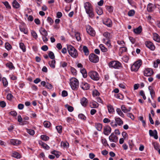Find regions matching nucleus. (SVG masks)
Returning <instances> with one entry per match:
<instances>
[{
    "mask_svg": "<svg viewBox=\"0 0 160 160\" xmlns=\"http://www.w3.org/2000/svg\"><path fill=\"white\" fill-rule=\"evenodd\" d=\"M11 143L13 145H18L20 144L21 141L17 139H11L10 140Z\"/></svg>",
    "mask_w": 160,
    "mask_h": 160,
    "instance_id": "nucleus-16",
    "label": "nucleus"
},
{
    "mask_svg": "<svg viewBox=\"0 0 160 160\" xmlns=\"http://www.w3.org/2000/svg\"><path fill=\"white\" fill-rule=\"evenodd\" d=\"M147 10L149 12H151L153 11V8L152 4L150 3L148 4L147 7Z\"/></svg>",
    "mask_w": 160,
    "mask_h": 160,
    "instance_id": "nucleus-28",
    "label": "nucleus"
},
{
    "mask_svg": "<svg viewBox=\"0 0 160 160\" xmlns=\"http://www.w3.org/2000/svg\"><path fill=\"white\" fill-rule=\"evenodd\" d=\"M6 65L7 67H8L10 69L14 68V66L11 62H9L6 64Z\"/></svg>",
    "mask_w": 160,
    "mask_h": 160,
    "instance_id": "nucleus-38",
    "label": "nucleus"
},
{
    "mask_svg": "<svg viewBox=\"0 0 160 160\" xmlns=\"http://www.w3.org/2000/svg\"><path fill=\"white\" fill-rule=\"evenodd\" d=\"M56 128L59 133H60L62 132V127L61 126H57L56 127Z\"/></svg>",
    "mask_w": 160,
    "mask_h": 160,
    "instance_id": "nucleus-46",
    "label": "nucleus"
},
{
    "mask_svg": "<svg viewBox=\"0 0 160 160\" xmlns=\"http://www.w3.org/2000/svg\"><path fill=\"white\" fill-rule=\"evenodd\" d=\"M111 128L109 126H106L104 128V133L106 135H108L111 132Z\"/></svg>",
    "mask_w": 160,
    "mask_h": 160,
    "instance_id": "nucleus-13",
    "label": "nucleus"
},
{
    "mask_svg": "<svg viewBox=\"0 0 160 160\" xmlns=\"http://www.w3.org/2000/svg\"><path fill=\"white\" fill-rule=\"evenodd\" d=\"M48 56L49 58L51 59H54L55 58V56L53 52L50 51L48 53Z\"/></svg>",
    "mask_w": 160,
    "mask_h": 160,
    "instance_id": "nucleus-54",
    "label": "nucleus"
},
{
    "mask_svg": "<svg viewBox=\"0 0 160 160\" xmlns=\"http://www.w3.org/2000/svg\"><path fill=\"white\" fill-rule=\"evenodd\" d=\"M101 141L102 144L104 146H109V145L107 143V141L105 138H102L101 140Z\"/></svg>",
    "mask_w": 160,
    "mask_h": 160,
    "instance_id": "nucleus-49",
    "label": "nucleus"
},
{
    "mask_svg": "<svg viewBox=\"0 0 160 160\" xmlns=\"http://www.w3.org/2000/svg\"><path fill=\"white\" fill-rule=\"evenodd\" d=\"M116 111L117 113L119 114L120 116H121L122 117H124V115L123 113L121 111L120 109L119 108H117L116 109Z\"/></svg>",
    "mask_w": 160,
    "mask_h": 160,
    "instance_id": "nucleus-37",
    "label": "nucleus"
},
{
    "mask_svg": "<svg viewBox=\"0 0 160 160\" xmlns=\"http://www.w3.org/2000/svg\"><path fill=\"white\" fill-rule=\"evenodd\" d=\"M2 3L4 4V5L5 6L6 8L8 9H10L11 8V7L10 5L9 4L8 2L7 1H5V2H3Z\"/></svg>",
    "mask_w": 160,
    "mask_h": 160,
    "instance_id": "nucleus-51",
    "label": "nucleus"
},
{
    "mask_svg": "<svg viewBox=\"0 0 160 160\" xmlns=\"http://www.w3.org/2000/svg\"><path fill=\"white\" fill-rule=\"evenodd\" d=\"M84 8L85 9L86 13L88 17L92 18L94 16L93 9L91 4L88 2H86L84 4Z\"/></svg>",
    "mask_w": 160,
    "mask_h": 160,
    "instance_id": "nucleus-1",
    "label": "nucleus"
},
{
    "mask_svg": "<svg viewBox=\"0 0 160 160\" xmlns=\"http://www.w3.org/2000/svg\"><path fill=\"white\" fill-rule=\"evenodd\" d=\"M78 118L83 120H85L86 118V117L82 114H79L78 115Z\"/></svg>",
    "mask_w": 160,
    "mask_h": 160,
    "instance_id": "nucleus-59",
    "label": "nucleus"
},
{
    "mask_svg": "<svg viewBox=\"0 0 160 160\" xmlns=\"http://www.w3.org/2000/svg\"><path fill=\"white\" fill-rule=\"evenodd\" d=\"M89 59L92 62L97 63L99 61V58L98 56L95 54L92 53L89 55Z\"/></svg>",
    "mask_w": 160,
    "mask_h": 160,
    "instance_id": "nucleus-7",
    "label": "nucleus"
},
{
    "mask_svg": "<svg viewBox=\"0 0 160 160\" xmlns=\"http://www.w3.org/2000/svg\"><path fill=\"white\" fill-rule=\"evenodd\" d=\"M87 32L92 36L95 35V32L93 28L90 26H88L86 28Z\"/></svg>",
    "mask_w": 160,
    "mask_h": 160,
    "instance_id": "nucleus-9",
    "label": "nucleus"
},
{
    "mask_svg": "<svg viewBox=\"0 0 160 160\" xmlns=\"http://www.w3.org/2000/svg\"><path fill=\"white\" fill-rule=\"evenodd\" d=\"M12 156L17 159L20 158H21V155L18 152H13L12 153Z\"/></svg>",
    "mask_w": 160,
    "mask_h": 160,
    "instance_id": "nucleus-24",
    "label": "nucleus"
},
{
    "mask_svg": "<svg viewBox=\"0 0 160 160\" xmlns=\"http://www.w3.org/2000/svg\"><path fill=\"white\" fill-rule=\"evenodd\" d=\"M12 5L13 7L15 8H18L20 7V4L16 0H14Z\"/></svg>",
    "mask_w": 160,
    "mask_h": 160,
    "instance_id": "nucleus-27",
    "label": "nucleus"
},
{
    "mask_svg": "<svg viewBox=\"0 0 160 160\" xmlns=\"http://www.w3.org/2000/svg\"><path fill=\"white\" fill-rule=\"evenodd\" d=\"M110 124L111 126L113 128H116L117 127V124H116V122L115 120H113L111 121Z\"/></svg>",
    "mask_w": 160,
    "mask_h": 160,
    "instance_id": "nucleus-47",
    "label": "nucleus"
},
{
    "mask_svg": "<svg viewBox=\"0 0 160 160\" xmlns=\"http://www.w3.org/2000/svg\"><path fill=\"white\" fill-rule=\"evenodd\" d=\"M148 89L150 91L151 97L152 98V96L155 94V92L152 88V87L151 86H149L148 87Z\"/></svg>",
    "mask_w": 160,
    "mask_h": 160,
    "instance_id": "nucleus-33",
    "label": "nucleus"
},
{
    "mask_svg": "<svg viewBox=\"0 0 160 160\" xmlns=\"http://www.w3.org/2000/svg\"><path fill=\"white\" fill-rule=\"evenodd\" d=\"M153 73V71L151 68H147L144 71V75L146 76H150Z\"/></svg>",
    "mask_w": 160,
    "mask_h": 160,
    "instance_id": "nucleus-11",
    "label": "nucleus"
},
{
    "mask_svg": "<svg viewBox=\"0 0 160 160\" xmlns=\"http://www.w3.org/2000/svg\"><path fill=\"white\" fill-rule=\"evenodd\" d=\"M43 124L45 127L48 128L50 126V123L48 121H45L44 122Z\"/></svg>",
    "mask_w": 160,
    "mask_h": 160,
    "instance_id": "nucleus-62",
    "label": "nucleus"
},
{
    "mask_svg": "<svg viewBox=\"0 0 160 160\" xmlns=\"http://www.w3.org/2000/svg\"><path fill=\"white\" fill-rule=\"evenodd\" d=\"M70 85L73 90L77 89L79 86V82L75 78H72L70 79Z\"/></svg>",
    "mask_w": 160,
    "mask_h": 160,
    "instance_id": "nucleus-3",
    "label": "nucleus"
},
{
    "mask_svg": "<svg viewBox=\"0 0 160 160\" xmlns=\"http://www.w3.org/2000/svg\"><path fill=\"white\" fill-rule=\"evenodd\" d=\"M109 139L111 142L116 143L118 140V138L115 134L112 133L109 137Z\"/></svg>",
    "mask_w": 160,
    "mask_h": 160,
    "instance_id": "nucleus-8",
    "label": "nucleus"
},
{
    "mask_svg": "<svg viewBox=\"0 0 160 160\" xmlns=\"http://www.w3.org/2000/svg\"><path fill=\"white\" fill-rule=\"evenodd\" d=\"M103 23L108 27H111L112 25L111 20L109 18L107 19L103 22Z\"/></svg>",
    "mask_w": 160,
    "mask_h": 160,
    "instance_id": "nucleus-17",
    "label": "nucleus"
},
{
    "mask_svg": "<svg viewBox=\"0 0 160 160\" xmlns=\"http://www.w3.org/2000/svg\"><path fill=\"white\" fill-rule=\"evenodd\" d=\"M39 143L40 145L42 146L45 149L48 150L50 148V147L48 146L41 141H39Z\"/></svg>",
    "mask_w": 160,
    "mask_h": 160,
    "instance_id": "nucleus-19",
    "label": "nucleus"
},
{
    "mask_svg": "<svg viewBox=\"0 0 160 160\" xmlns=\"http://www.w3.org/2000/svg\"><path fill=\"white\" fill-rule=\"evenodd\" d=\"M127 116L128 117L131 118L132 120H134V117L133 115L131 113H127Z\"/></svg>",
    "mask_w": 160,
    "mask_h": 160,
    "instance_id": "nucleus-60",
    "label": "nucleus"
},
{
    "mask_svg": "<svg viewBox=\"0 0 160 160\" xmlns=\"http://www.w3.org/2000/svg\"><path fill=\"white\" fill-rule=\"evenodd\" d=\"M121 109L124 113H127L130 111L131 109V108L130 107L128 108L127 109L124 105H122L121 106Z\"/></svg>",
    "mask_w": 160,
    "mask_h": 160,
    "instance_id": "nucleus-21",
    "label": "nucleus"
},
{
    "mask_svg": "<svg viewBox=\"0 0 160 160\" xmlns=\"http://www.w3.org/2000/svg\"><path fill=\"white\" fill-rule=\"evenodd\" d=\"M80 72L84 78H86L87 76V74L86 70L84 68H83L81 70Z\"/></svg>",
    "mask_w": 160,
    "mask_h": 160,
    "instance_id": "nucleus-29",
    "label": "nucleus"
},
{
    "mask_svg": "<svg viewBox=\"0 0 160 160\" xmlns=\"http://www.w3.org/2000/svg\"><path fill=\"white\" fill-rule=\"evenodd\" d=\"M61 144V146H63L64 148H67L69 145L68 143L67 142H62Z\"/></svg>",
    "mask_w": 160,
    "mask_h": 160,
    "instance_id": "nucleus-53",
    "label": "nucleus"
},
{
    "mask_svg": "<svg viewBox=\"0 0 160 160\" xmlns=\"http://www.w3.org/2000/svg\"><path fill=\"white\" fill-rule=\"evenodd\" d=\"M5 48L8 50H9L12 48V46L8 42L6 43L5 44Z\"/></svg>",
    "mask_w": 160,
    "mask_h": 160,
    "instance_id": "nucleus-50",
    "label": "nucleus"
},
{
    "mask_svg": "<svg viewBox=\"0 0 160 160\" xmlns=\"http://www.w3.org/2000/svg\"><path fill=\"white\" fill-rule=\"evenodd\" d=\"M153 40L155 41L160 42V36L157 33H155L153 34Z\"/></svg>",
    "mask_w": 160,
    "mask_h": 160,
    "instance_id": "nucleus-25",
    "label": "nucleus"
},
{
    "mask_svg": "<svg viewBox=\"0 0 160 160\" xmlns=\"http://www.w3.org/2000/svg\"><path fill=\"white\" fill-rule=\"evenodd\" d=\"M152 144L155 149L156 150H158L159 149L160 147V145L158 143L156 142H154Z\"/></svg>",
    "mask_w": 160,
    "mask_h": 160,
    "instance_id": "nucleus-42",
    "label": "nucleus"
},
{
    "mask_svg": "<svg viewBox=\"0 0 160 160\" xmlns=\"http://www.w3.org/2000/svg\"><path fill=\"white\" fill-rule=\"evenodd\" d=\"M95 127L98 130L101 131L102 128V125L100 123H98L96 124Z\"/></svg>",
    "mask_w": 160,
    "mask_h": 160,
    "instance_id": "nucleus-39",
    "label": "nucleus"
},
{
    "mask_svg": "<svg viewBox=\"0 0 160 160\" xmlns=\"http://www.w3.org/2000/svg\"><path fill=\"white\" fill-rule=\"evenodd\" d=\"M55 60H53L51 61H49L48 62V64L51 68H54L55 67Z\"/></svg>",
    "mask_w": 160,
    "mask_h": 160,
    "instance_id": "nucleus-34",
    "label": "nucleus"
},
{
    "mask_svg": "<svg viewBox=\"0 0 160 160\" xmlns=\"http://www.w3.org/2000/svg\"><path fill=\"white\" fill-rule=\"evenodd\" d=\"M27 131L28 133L31 135H33L35 133L34 131L32 129H27Z\"/></svg>",
    "mask_w": 160,
    "mask_h": 160,
    "instance_id": "nucleus-48",
    "label": "nucleus"
},
{
    "mask_svg": "<svg viewBox=\"0 0 160 160\" xmlns=\"http://www.w3.org/2000/svg\"><path fill=\"white\" fill-rule=\"evenodd\" d=\"M47 20V21L50 23V25H52L53 23V21L50 17H48Z\"/></svg>",
    "mask_w": 160,
    "mask_h": 160,
    "instance_id": "nucleus-55",
    "label": "nucleus"
},
{
    "mask_svg": "<svg viewBox=\"0 0 160 160\" xmlns=\"http://www.w3.org/2000/svg\"><path fill=\"white\" fill-rule=\"evenodd\" d=\"M142 64V61L139 60L135 62L131 66V70L132 71L136 72Z\"/></svg>",
    "mask_w": 160,
    "mask_h": 160,
    "instance_id": "nucleus-4",
    "label": "nucleus"
},
{
    "mask_svg": "<svg viewBox=\"0 0 160 160\" xmlns=\"http://www.w3.org/2000/svg\"><path fill=\"white\" fill-rule=\"evenodd\" d=\"M19 47L20 48L22 49L23 52H24L26 51V48L23 43L22 42L20 43H19Z\"/></svg>",
    "mask_w": 160,
    "mask_h": 160,
    "instance_id": "nucleus-41",
    "label": "nucleus"
},
{
    "mask_svg": "<svg viewBox=\"0 0 160 160\" xmlns=\"http://www.w3.org/2000/svg\"><path fill=\"white\" fill-rule=\"evenodd\" d=\"M115 120L116 121L117 126L118 125L119 126H121L123 124V122L120 118L115 117Z\"/></svg>",
    "mask_w": 160,
    "mask_h": 160,
    "instance_id": "nucleus-18",
    "label": "nucleus"
},
{
    "mask_svg": "<svg viewBox=\"0 0 160 160\" xmlns=\"http://www.w3.org/2000/svg\"><path fill=\"white\" fill-rule=\"evenodd\" d=\"M103 35L106 38V40L110 39V33L108 32H105L103 33Z\"/></svg>",
    "mask_w": 160,
    "mask_h": 160,
    "instance_id": "nucleus-35",
    "label": "nucleus"
},
{
    "mask_svg": "<svg viewBox=\"0 0 160 160\" xmlns=\"http://www.w3.org/2000/svg\"><path fill=\"white\" fill-rule=\"evenodd\" d=\"M51 153L52 154H54L57 158H58L60 156L59 154H58L59 152L57 151L54 150L52 151Z\"/></svg>",
    "mask_w": 160,
    "mask_h": 160,
    "instance_id": "nucleus-52",
    "label": "nucleus"
},
{
    "mask_svg": "<svg viewBox=\"0 0 160 160\" xmlns=\"http://www.w3.org/2000/svg\"><path fill=\"white\" fill-rule=\"evenodd\" d=\"M41 138L43 140L46 141L48 140L49 138L48 136L45 135H42L41 136Z\"/></svg>",
    "mask_w": 160,
    "mask_h": 160,
    "instance_id": "nucleus-45",
    "label": "nucleus"
},
{
    "mask_svg": "<svg viewBox=\"0 0 160 160\" xmlns=\"http://www.w3.org/2000/svg\"><path fill=\"white\" fill-rule=\"evenodd\" d=\"M88 75L93 80L98 81L99 79V75L96 72L94 71H90L89 72Z\"/></svg>",
    "mask_w": 160,
    "mask_h": 160,
    "instance_id": "nucleus-6",
    "label": "nucleus"
},
{
    "mask_svg": "<svg viewBox=\"0 0 160 160\" xmlns=\"http://www.w3.org/2000/svg\"><path fill=\"white\" fill-rule=\"evenodd\" d=\"M99 47L100 48L101 51L102 52H105L108 51L107 49L102 44H100L99 45Z\"/></svg>",
    "mask_w": 160,
    "mask_h": 160,
    "instance_id": "nucleus-36",
    "label": "nucleus"
},
{
    "mask_svg": "<svg viewBox=\"0 0 160 160\" xmlns=\"http://www.w3.org/2000/svg\"><path fill=\"white\" fill-rule=\"evenodd\" d=\"M2 82L4 86L6 87L7 86L8 82L5 78H3L2 79Z\"/></svg>",
    "mask_w": 160,
    "mask_h": 160,
    "instance_id": "nucleus-56",
    "label": "nucleus"
},
{
    "mask_svg": "<svg viewBox=\"0 0 160 160\" xmlns=\"http://www.w3.org/2000/svg\"><path fill=\"white\" fill-rule=\"evenodd\" d=\"M31 34L33 38L36 39L38 38V35L35 31H32L31 32Z\"/></svg>",
    "mask_w": 160,
    "mask_h": 160,
    "instance_id": "nucleus-58",
    "label": "nucleus"
},
{
    "mask_svg": "<svg viewBox=\"0 0 160 160\" xmlns=\"http://www.w3.org/2000/svg\"><path fill=\"white\" fill-rule=\"evenodd\" d=\"M80 102L83 107H86L88 102V100L85 98L83 97L81 99Z\"/></svg>",
    "mask_w": 160,
    "mask_h": 160,
    "instance_id": "nucleus-15",
    "label": "nucleus"
},
{
    "mask_svg": "<svg viewBox=\"0 0 160 160\" xmlns=\"http://www.w3.org/2000/svg\"><path fill=\"white\" fill-rule=\"evenodd\" d=\"M83 52L85 53V54L87 56L89 54V51L87 47L86 46H83Z\"/></svg>",
    "mask_w": 160,
    "mask_h": 160,
    "instance_id": "nucleus-30",
    "label": "nucleus"
},
{
    "mask_svg": "<svg viewBox=\"0 0 160 160\" xmlns=\"http://www.w3.org/2000/svg\"><path fill=\"white\" fill-rule=\"evenodd\" d=\"M108 112L112 114L114 112V110L112 106L110 104L108 105L107 106Z\"/></svg>",
    "mask_w": 160,
    "mask_h": 160,
    "instance_id": "nucleus-20",
    "label": "nucleus"
},
{
    "mask_svg": "<svg viewBox=\"0 0 160 160\" xmlns=\"http://www.w3.org/2000/svg\"><path fill=\"white\" fill-rule=\"evenodd\" d=\"M145 45L147 47L152 50H154L155 49V47L153 43L150 41H146Z\"/></svg>",
    "mask_w": 160,
    "mask_h": 160,
    "instance_id": "nucleus-12",
    "label": "nucleus"
},
{
    "mask_svg": "<svg viewBox=\"0 0 160 160\" xmlns=\"http://www.w3.org/2000/svg\"><path fill=\"white\" fill-rule=\"evenodd\" d=\"M67 49L69 54L73 58H76L78 56L77 50L71 45L67 46Z\"/></svg>",
    "mask_w": 160,
    "mask_h": 160,
    "instance_id": "nucleus-2",
    "label": "nucleus"
},
{
    "mask_svg": "<svg viewBox=\"0 0 160 160\" xmlns=\"http://www.w3.org/2000/svg\"><path fill=\"white\" fill-rule=\"evenodd\" d=\"M96 11L97 13L99 15H102L103 13L102 9L99 7L98 8H96Z\"/></svg>",
    "mask_w": 160,
    "mask_h": 160,
    "instance_id": "nucleus-31",
    "label": "nucleus"
},
{
    "mask_svg": "<svg viewBox=\"0 0 160 160\" xmlns=\"http://www.w3.org/2000/svg\"><path fill=\"white\" fill-rule=\"evenodd\" d=\"M149 134L150 136L154 137V138L156 139H158V137L157 135V132L156 130H154L152 131L151 130H149Z\"/></svg>",
    "mask_w": 160,
    "mask_h": 160,
    "instance_id": "nucleus-10",
    "label": "nucleus"
},
{
    "mask_svg": "<svg viewBox=\"0 0 160 160\" xmlns=\"http://www.w3.org/2000/svg\"><path fill=\"white\" fill-rule=\"evenodd\" d=\"M40 33L44 37H47L48 35V32L45 29L41 28L39 30Z\"/></svg>",
    "mask_w": 160,
    "mask_h": 160,
    "instance_id": "nucleus-22",
    "label": "nucleus"
},
{
    "mask_svg": "<svg viewBox=\"0 0 160 160\" xmlns=\"http://www.w3.org/2000/svg\"><path fill=\"white\" fill-rule=\"evenodd\" d=\"M65 106V108H67L69 112H72L74 110V108L70 106L68 104H66Z\"/></svg>",
    "mask_w": 160,
    "mask_h": 160,
    "instance_id": "nucleus-32",
    "label": "nucleus"
},
{
    "mask_svg": "<svg viewBox=\"0 0 160 160\" xmlns=\"http://www.w3.org/2000/svg\"><path fill=\"white\" fill-rule=\"evenodd\" d=\"M142 31V27L141 26H139L138 28L133 29L134 32L136 33L140 34Z\"/></svg>",
    "mask_w": 160,
    "mask_h": 160,
    "instance_id": "nucleus-23",
    "label": "nucleus"
},
{
    "mask_svg": "<svg viewBox=\"0 0 160 160\" xmlns=\"http://www.w3.org/2000/svg\"><path fill=\"white\" fill-rule=\"evenodd\" d=\"M135 13V11L134 10H131L128 12V15L130 17H132L134 16Z\"/></svg>",
    "mask_w": 160,
    "mask_h": 160,
    "instance_id": "nucleus-43",
    "label": "nucleus"
},
{
    "mask_svg": "<svg viewBox=\"0 0 160 160\" xmlns=\"http://www.w3.org/2000/svg\"><path fill=\"white\" fill-rule=\"evenodd\" d=\"M20 30L22 32H23L24 34H27L28 33V31L27 29H25L24 28H20Z\"/></svg>",
    "mask_w": 160,
    "mask_h": 160,
    "instance_id": "nucleus-57",
    "label": "nucleus"
},
{
    "mask_svg": "<svg viewBox=\"0 0 160 160\" xmlns=\"http://www.w3.org/2000/svg\"><path fill=\"white\" fill-rule=\"evenodd\" d=\"M106 9L107 10L110 12H112L113 11V8L111 6H107Z\"/></svg>",
    "mask_w": 160,
    "mask_h": 160,
    "instance_id": "nucleus-61",
    "label": "nucleus"
},
{
    "mask_svg": "<svg viewBox=\"0 0 160 160\" xmlns=\"http://www.w3.org/2000/svg\"><path fill=\"white\" fill-rule=\"evenodd\" d=\"M103 40L108 47H109L111 46L110 39L106 40L105 39H103Z\"/></svg>",
    "mask_w": 160,
    "mask_h": 160,
    "instance_id": "nucleus-44",
    "label": "nucleus"
},
{
    "mask_svg": "<svg viewBox=\"0 0 160 160\" xmlns=\"http://www.w3.org/2000/svg\"><path fill=\"white\" fill-rule=\"evenodd\" d=\"M81 87L84 90H87L89 89L90 86L88 83L83 82L81 85Z\"/></svg>",
    "mask_w": 160,
    "mask_h": 160,
    "instance_id": "nucleus-14",
    "label": "nucleus"
},
{
    "mask_svg": "<svg viewBox=\"0 0 160 160\" xmlns=\"http://www.w3.org/2000/svg\"><path fill=\"white\" fill-rule=\"evenodd\" d=\"M108 64L110 67L115 69H118L122 66L121 64L117 61H112Z\"/></svg>",
    "mask_w": 160,
    "mask_h": 160,
    "instance_id": "nucleus-5",
    "label": "nucleus"
},
{
    "mask_svg": "<svg viewBox=\"0 0 160 160\" xmlns=\"http://www.w3.org/2000/svg\"><path fill=\"white\" fill-rule=\"evenodd\" d=\"M140 95L142 97L144 100H145L146 99V97L145 96V95L143 91L141 90L140 91Z\"/></svg>",
    "mask_w": 160,
    "mask_h": 160,
    "instance_id": "nucleus-63",
    "label": "nucleus"
},
{
    "mask_svg": "<svg viewBox=\"0 0 160 160\" xmlns=\"http://www.w3.org/2000/svg\"><path fill=\"white\" fill-rule=\"evenodd\" d=\"M90 106L91 108H97L98 106V103L96 102H90Z\"/></svg>",
    "mask_w": 160,
    "mask_h": 160,
    "instance_id": "nucleus-26",
    "label": "nucleus"
},
{
    "mask_svg": "<svg viewBox=\"0 0 160 160\" xmlns=\"http://www.w3.org/2000/svg\"><path fill=\"white\" fill-rule=\"evenodd\" d=\"M75 35L77 40L79 41L81 40L80 33L78 32H75Z\"/></svg>",
    "mask_w": 160,
    "mask_h": 160,
    "instance_id": "nucleus-40",
    "label": "nucleus"
},
{
    "mask_svg": "<svg viewBox=\"0 0 160 160\" xmlns=\"http://www.w3.org/2000/svg\"><path fill=\"white\" fill-rule=\"evenodd\" d=\"M13 98V96L11 94H8L7 96V99L8 100H11Z\"/></svg>",
    "mask_w": 160,
    "mask_h": 160,
    "instance_id": "nucleus-64",
    "label": "nucleus"
}]
</instances>
